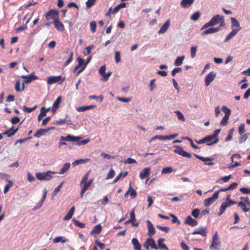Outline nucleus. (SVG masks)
Instances as JSON below:
<instances>
[{"mask_svg": "<svg viewBox=\"0 0 250 250\" xmlns=\"http://www.w3.org/2000/svg\"><path fill=\"white\" fill-rule=\"evenodd\" d=\"M230 195H228L226 197V202L223 203L220 207V212L218 214V215L220 216L224 213L225 211L226 208L228 207H229L233 205H235L237 203L236 201L233 200H231L230 199Z\"/></svg>", "mask_w": 250, "mask_h": 250, "instance_id": "nucleus-1", "label": "nucleus"}, {"mask_svg": "<svg viewBox=\"0 0 250 250\" xmlns=\"http://www.w3.org/2000/svg\"><path fill=\"white\" fill-rule=\"evenodd\" d=\"M223 20V16L216 15L213 16L209 21L205 23L201 28V30L206 29L209 26H214L220 22V20Z\"/></svg>", "mask_w": 250, "mask_h": 250, "instance_id": "nucleus-2", "label": "nucleus"}, {"mask_svg": "<svg viewBox=\"0 0 250 250\" xmlns=\"http://www.w3.org/2000/svg\"><path fill=\"white\" fill-rule=\"evenodd\" d=\"M45 18L47 21L52 20L54 21L59 18V12L55 9H51L45 14Z\"/></svg>", "mask_w": 250, "mask_h": 250, "instance_id": "nucleus-3", "label": "nucleus"}, {"mask_svg": "<svg viewBox=\"0 0 250 250\" xmlns=\"http://www.w3.org/2000/svg\"><path fill=\"white\" fill-rule=\"evenodd\" d=\"M222 111L225 113V116L221 121V125H225L228 123L229 117L231 114V110L226 106H223L222 107Z\"/></svg>", "mask_w": 250, "mask_h": 250, "instance_id": "nucleus-4", "label": "nucleus"}, {"mask_svg": "<svg viewBox=\"0 0 250 250\" xmlns=\"http://www.w3.org/2000/svg\"><path fill=\"white\" fill-rule=\"evenodd\" d=\"M65 80L64 78H62L61 76H50L47 78V83L48 84H52L56 83H62Z\"/></svg>", "mask_w": 250, "mask_h": 250, "instance_id": "nucleus-5", "label": "nucleus"}, {"mask_svg": "<svg viewBox=\"0 0 250 250\" xmlns=\"http://www.w3.org/2000/svg\"><path fill=\"white\" fill-rule=\"evenodd\" d=\"M51 173V171H48L46 172H38L36 174V177L40 180H49L53 177Z\"/></svg>", "mask_w": 250, "mask_h": 250, "instance_id": "nucleus-6", "label": "nucleus"}, {"mask_svg": "<svg viewBox=\"0 0 250 250\" xmlns=\"http://www.w3.org/2000/svg\"><path fill=\"white\" fill-rule=\"evenodd\" d=\"M174 147L176 148L174 150V152L175 153L178 154L183 157L188 158L191 157V154L190 153L185 151L182 147L178 146H175Z\"/></svg>", "mask_w": 250, "mask_h": 250, "instance_id": "nucleus-7", "label": "nucleus"}, {"mask_svg": "<svg viewBox=\"0 0 250 250\" xmlns=\"http://www.w3.org/2000/svg\"><path fill=\"white\" fill-rule=\"evenodd\" d=\"M218 198V191H215L211 197L206 199L204 200L205 207H208L213 204Z\"/></svg>", "mask_w": 250, "mask_h": 250, "instance_id": "nucleus-8", "label": "nucleus"}, {"mask_svg": "<svg viewBox=\"0 0 250 250\" xmlns=\"http://www.w3.org/2000/svg\"><path fill=\"white\" fill-rule=\"evenodd\" d=\"M216 74L215 72L211 71L206 76L205 80L206 85L208 86L210 84L211 82L214 79Z\"/></svg>", "mask_w": 250, "mask_h": 250, "instance_id": "nucleus-9", "label": "nucleus"}, {"mask_svg": "<svg viewBox=\"0 0 250 250\" xmlns=\"http://www.w3.org/2000/svg\"><path fill=\"white\" fill-rule=\"evenodd\" d=\"M206 142L208 143L207 145L211 146L215 144L219 141L218 138H215L212 135L208 136L205 137Z\"/></svg>", "mask_w": 250, "mask_h": 250, "instance_id": "nucleus-10", "label": "nucleus"}, {"mask_svg": "<svg viewBox=\"0 0 250 250\" xmlns=\"http://www.w3.org/2000/svg\"><path fill=\"white\" fill-rule=\"evenodd\" d=\"M231 21V28L232 30H236L237 32L241 29V27L239 21L234 17L230 18Z\"/></svg>", "mask_w": 250, "mask_h": 250, "instance_id": "nucleus-11", "label": "nucleus"}, {"mask_svg": "<svg viewBox=\"0 0 250 250\" xmlns=\"http://www.w3.org/2000/svg\"><path fill=\"white\" fill-rule=\"evenodd\" d=\"M56 29L60 32H62L64 30V26L63 23L59 20V19H56L52 21Z\"/></svg>", "mask_w": 250, "mask_h": 250, "instance_id": "nucleus-12", "label": "nucleus"}, {"mask_svg": "<svg viewBox=\"0 0 250 250\" xmlns=\"http://www.w3.org/2000/svg\"><path fill=\"white\" fill-rule=\"evenodd\" d=\"M194 156L197 158V159L202 161L203 162H205V165H208V166H211L213 165V163L209 162L207 163L208 161H211L213 160V158H210V157H204L202 156H200L196 154H194Z\"/></svg>", "mask_w": 250, "mask_h": 250, "instance_id": "nucleus-13", "label": "nucleus"}, {"mask_svg": "<svg viewBox=\"0 0 250 250\" xmlns=\"http://www.w3.org/2000/svg\"><path fill=\"white\" fill-rule=\"evenodd\" d=\"M150 174V168L149 167L144 168L140 173L139 177L141 179H144L148 177Z\"/></svg>", "mask_w": 250, "mask_h": 250, "instance_id": "nucleus-14", "label": "nucleus"}, {"mask_svg": "<svg viewBox=\"0 0 250 250\" xmlns=\"http://www.w3.org/2000/svg\"><path fill=\"white\" fill-rule=\"evenodd\" d=\"M192 234H200L203 236H205L207 234L206 229L204 227H201L196 229L192 233Z\"/></svg>", "mask_w": 250, "mask_h": 250, "instance_id": "nucleus-15", "label": "nucleus"}, {"mask_svg": "<svg viewBox=\"0 0 250 250\" xmlns=\"http://www.w3.org/2000/svg\"><path fill=\"white\" fill-rule=\"evenodd\" d=\"M81 138L75 137L71 135H67L66 137L62 136L61 137V141L76 142L78 141Z\"/></svg>", "mask_w": 250, "mask_h": 250, "instance_id": "nucleus-16", "label": "nucleus"}, {"mask_svg": "<svg viewBox=\"0 0 250 250\" xmlns=\"http://www.w3.org/2000/svg\"><path fill=\"white\" fill-rule=\"evenodd\" d=\"M185 223L188 224L191 227H194L198 224L197 221L195 219L192 218L190 216H188L186 217Z\"/></svg>", "mask_w": 250, "mask_h": 250, "instance_id": "nucleus-17", "label": "nucleus"}, {"mask_svg": "<svg viewBox=\"0 0 250 250\" xmlns=\"http://www.w3.org/2000/svg\"><path fill=\"white\" fill-rule=\"evenodd\" d=\"M220 30V27H210L202 33V36L218 32Z\"/></svg>", "mask_w": 250, "mask_h": 250, "instance_id": "nucleus-18", "label": "nucleus"}, {"mask_svg": "<svg viewBox=\"0 0 250 250\" xmlns=\"http://www.w3.org/2000/svg\"><path fill=\"white\" fill-rule=\"evenodd\" d=\"M146 224L148 227L147 234L150 236L154 234L155 233V229L150 221L147 220Z\"/></svg>", "mask_w": 250, "mask_h": 250, "instance_id": "nucleus-19", "label": "nucleus"}, {"mask_svg": "<svg viewBox=\"0 0 250 250\" xmlns=\"http://www.w3.org/2000/svg\"><path fill=\"white\" fill-rule=\"evenodd\" d=\"M132 243L133 245L134 250H142L141 245L139 243L138 240L136 238H133L132 239Z\"/></svg>", "mask_w": 250, "mask_h": 250, "instance_id": "nucleus-20", "label": "nucleus"}, {"mask_svg": "<svg viewBox=\"0 0 250 250\" xmlns=\"http://www.w3.org/2000/svg\"><path fill=\"white\" fill-rule=\"evenodd\" d=\"M38 79V77L34 75V73H31L30 74L27 75V77L26 79L24 81V82L26 83H29L32 81Z\"/></svg>", "mask_w": 250, "mask_h": 250, "instance_id": "nucleus-21", "label": "nucleus"}, {"mask_svg": "<svg viewBox=\"0 0 250 250\" xmlns=\"http://www.w3.org/2000/svg\"><path fill=\"white\" fill-rule=\"evenodd\" d=\"M18 130V128L14 129V127H11L9 130L5 131L3 134L6 135L8 137H11L14 135Z\"/></svg>", "mask_w": 250, "mask_h": 250, "instance_id": "nucleus-22", "label": "nucleus"}, {"mask_svg": "<svg viewBox=\"0 0 250 250\" xmlns=\"http://www.w3.org/2000/svg\"><path fill=\"white\" fill-rule=\"evenodd\" d=\"M169 25H170V21L168 20V21H167L160 28L159 31V34H163L165 32H166V31L168 29L169 26Z\"/></svg>", "mask_w": 250, "mask_h": 250, "instance_id": "nucleus-23", "label": "nucleus"}, {"mask_svg": "<svg viewBox=\"0 0 250 250\" xmlns=\"http://www.w3.org/2000/svg\"><path fill=\"white\" fill-rule=\"evenodd\" d=\"M74 211H75V207L73 206L70 209L68 212V213H67L66 216H65L64 217L63 220L64 221H67V220H70L72 218V217L74 214Z\"/></svg>", "mask_w": 250, "mask_h": 250, "instance_id": "nucleus-24", "label": "nucleus"}, {"mask_svg": "<svg viewBox=\"0 0 250 250\" xmlns=\"http://www.w3.org/2000/svg\"><path fill=\"white\" fill-rule=\"evenodd\" d=\"M194 0H182L181 5L183 8L189 7L194 2Z\"/></svg>", "mask_w": 250, "mask_h": 250, "instance_id": "nucleus-25", "label": "nucleus"}, {"mask_svg": "<svg viewBox=\"0 0 250 250\" xmlns=\"http://www.w3.org/2000/svg\"><path fill=\"white\" fill-rule=\"evenodd\" d=\"M102 228L100 224L97 225L95 226L91 231L90 232L91 234H99L102 231Z\"/></svg>", "mask_w": 250, "mask_h": 250, "instance_id": "nucleus-26", "label": "nucleus"}, {"mask_svg": "<svg viewBox=\"0 0 250 250\" xmlns=\"http://www.w3.org/2000/svg\"><path fill=\"white\" fill-rule=\"evenodd\" d=\"M95 107H96V106L94 105L82 106H79L78 108H77V110L79 112H83V111H85L88 109H92Z\"/></svg>", "mask_w": 250, "mask_h": 250, "instance_id": "nucleus-27", "label": "nucleus"}, {"mask_svg": "<svg viewBox=\"0 0 250 250\" xmlns=\"http://www.w3.org/2000/svg\"><path fill=\"white\" fill-rule=\"evenodd\" d=\"M70 164L69 163H66L64 164L62 167L60 169L58 172L60 174H62L65 173L70 168Z\"/></svg>", "mask_w": 250, "mask_h": 250, "instance_id": "nucleus-28", "label": "nucleus"}, {"mask_svg": "<svg viewBox=\"0 0 250 250\" xmlns=\"http://www.w3.org/2000/svg\"><path fill=\"white\" fill-rule=\"evenodd\" d=\"M62 101V97L59 96L57 99L54 102L53 107H52V110L53 111H56V110L58 108L59 104H60L61 102Z\"/></svg>", "mask_w": 250, "mask_h": 250, "instance_id": "nucleus-29", "label": "nucleus"}, {"mask_svg": "<svg viewBox=\"0 0 250 250\" xmlns=\"http://www.w3.org/2000/svg\"><path fill=\"white\" fill-rule=\"evenodd\" d=\"M126 6L125 3H121L117 5L112 11V14H115L117 13L121 8H125Z\"/></svg>", "mask_w": 250, "mask_h": 250, "instance_id": "nucleus-30", "label": "nucleus"}, {"mask_svg": "<svg viewBox=\"0 0 250 250\" xmlns=\"http://www.w3.org/2000/svg\"><path fill=\"white\" fill-rule=\"evenodd\" d=\"M165 241L164 238H160L158 241V246L160 248L165 250H169V249L167 247V246L163 243V241Z\"/></svg>", "mask_w": 250, "mask_h": 250, "instance_id": "nucleus-31", "label": "nucleus"}, {"mask_svg": "<svg viewBox=\"0 0 250 250\" xmlns=\"http://www.w3.org/2000/svg\"><path fill=\"white\" fill-rule=\"evenodd\" d=\"M130 219L132 221V226L137 227L138 226V223H135L134 222L136 221L134 208H133L130 212Z\"/></svg>", "mask_w": 250, "mask_h": 250, "instance_id": "nucleus-32", "label": "nucleus"}, {"mask_svg": "<svg viewBox=\"0 0 250 250\" xmlns=\"http://www.w3.org/2000/svg\"><path fill=\"white\" fill-rule=\"evenodd\" d=\"M147 242H149V246L151 247V248L157 250L158 247L156 244L155 241L152 238H149L147 239Z\"/></svg>", "mask_w": 250, "mask_h": 250, "instance_id": "nucleus-33", "label": "nucleus"}, {"mask_svg": "<svg viewBox=\"0 0 250 250\" xmlns=\"http://www.w3.org/2000/svg\"><path fill=\"white\" fill-rule=\"evenodd\" d=\"M220 242L219 240L215 241V240H212L211 244L210 246V248L211 249H214V250H218V247L220 245Z\"/></svg>", "mask_w": 250, "mask_h": 250, "instance_id": "nucleus-34", "label": "nucleus"}, {"mask_svg": "<svg viewBox=\"0 0 250 250\" xmlns=\"http://www.w3.org/2000/svg\"><path fill=\"white\" fill-rule=\"evenodd\" d=\"M184 59L185 56L184 55L182 56L178 57L175 61L174 65L176 66L181 65L182 64L183 61Z\"/></svg>", "mask_w": 250, "mask_h": 250, "instance_id": "nucleus-35", "label": "nucleus"}, {"mask_svg": "<svg viewBox=\"0 0 250 250\" xmlns=\"http://www.w3.org/2000/svg\"><path fill=\"white\" fill-rule=\"evenodd\" d=\"M50 128H48L47 130L44 129H40L38 130L34 135V136L35 137L39 138L45 132H46L47 130H49Z\"/></svg>", "mask_w": 250, "mask_h": 250, "instance_id": "nucleus-36", "label": "nucleus"}, {"mask_svg": "<svg viewBox=\"0 0 250 250\" xmlns=\"http://www.w3.org/2000/svg\"><path fill=\"white\" fill-rule=\"evenodd\" d=\"M90 161V159L89 158H86V159H78L72 163L73 165H78L82 163H86L88 162H89Z\"/></svg>", "mask_w": 250, "mask_h": 250, "instance_id": "nucleus-37", "label": "nucleus"}, {"mask_svg": "<svg viewBox=\"0 0 250 250\" xmlns=\"http://www.w3.org/2000/svg\"><path fill=\"white\" fill-rule=\"evenodd\" d=\"M237 33L236 30H232L226 37L224 42H227L229 41L231 38Z\"/></svg>", "mask_w": 250, "mask_h": 250, "instance_id": "nucleus-38", "label": "nucleus"}, {"mask_svg": "<svg viewBox=\"0 0 250 250\" xmlns=\"http://www.w3.org/2000/svg\"><path fill=\"white\" fill-rule=\"evenodd\" d=\"M53 241L55 243H59L60 242L64 243L67 241V239H63L62 236H58L54 238Z\"/></svg>", "mask_w": 250, "mask_h": 250, "instance_id": "nucleus-39", "label": "nucleus"}, {"mask_svg": "<svg viewBox=\"0 0 250 250\" xmlns=\"http://www.w3.org/2000/svg\"><path fill=\"white\" fill-rule=\"evenodd\" d=\"M175 113L176 114L178 120L183 122L186 121V119L184 115L180 111L176 110L175 111Z\"/></svg>", "mask_w": 250, "mask_h": 250, "instance_id": "nucleus-40", "label": "nucleus"}, {"mask_svg": "<svg viewBox=\"0 0 250 250\" xmlns=\"http://www.w3.org/2000/svg\"><path fill=\"white\" fill-rule=\"evenodd\" d=\"M72 221L75 226L79 227L80 228H84L85 226V224L84 223H82L75 219H73Z\"/></svg>", "mask_w": 250, "mask_h": 250, "instance_id": "nucleus-41", "label": "nucleus"}, {"mask_svg": "<svg viewBox=\"0 0 250 250\" xmlns=\"http://www.w3.org/2000/svg\"><path fill=\"white\" fill-rule=\"evenodd\" d=\"M250 135V133H247L245 134H243L239 138V143H242L243 142H245L247 139L248 138L249 135Z\"/></svg>", "mask_w": 250, "mask_h": 250, "instance_id": "nucleus-42", "label": "nucleus"}, {"mask_svg": "<svg viewBox=\"0 0 250 250\" xmlns=\"http://www.w3.org/2000/svg\"><path fill=\"white\" fill-rule=\"evenodd\" d=\"M94 47V45H90L87 47H86L84 50L83 51V54L85 55V56H87L88 55V54H89L91 52V50L92 48H93Z\"/></svg>", "mask_w": 250, "mask_h": 250, "instance_id": "nucleus-43", "label": "nucleus"}, {"mask_svg": "<svg viewBox=\"0 0 250 250\" xmlns=\"http://www.w3.org/2000/svg\"><path fill=\"white\" fill-rule=\"evenodd\" d=\"M173 171V169L172 167H165L162 169V173L163 174H166L171 173Z\"/></svg>", "mask_w": 250, "mask_h": 250, "instance_id": "nucleus-44", "label": "nucleus"}, {"mask_svg": "<svg viewBox=\"0 0 250 250\" xmlns=\"http://www.w3.org/2000/svg\"><path fill=\"white\" fill-rule=\"evenodd\" d=\"M238 207H241L243 210L245 212H248L250 210V208H247L246 204L243 202H240L238 203Z\"/></svg>", "mask_w": 250, "mask_h": 250, "instance_id": "nucleus-45", "label": "nucleus"}, {"mask_svg": "<svg viewBox=\"0 0 250 250\" xmlns=\"http://www.w3.org/2000/svg\"><path fill=\"white\" fill-rule=\"evenodd\" d=\"M234 131V128H231L229 130V134H228V136L225 139V141L226 142H228V141H230V140H231L232 139V135H233Z\"/></svg>", "mask_w": 250, "mask_h": 250, "instance_id": "nucleus-46", "label": "nucleus"}, {"mask_svg": "<svg viewBox=\"0 0 250 250\" xmlns=\"http://www.w3.org/2000/svg\"><path fill=\"white\" fill-rule=\"evenodd\" d=\"M246 131L245 125L244 124H241L238 127V132L240 135L243 134Z\"/></svg>", "mask_w": 250, "mask_h": 250, "instance_id": "nucleus-47", "label": "nucleus"}, {"mask_svg": "<svg viewBox=\"0 0 250 250\" xmlns=\"http://www.w3.org/2000/svg\"><path fill=\"white\" fill-rule=\"evenodd\" d=\"M97 24L95 21H92L90 22V28L92 33H95L96 31Z\"/></svg>", "mask_w": 250, "mask_h": 250, "instance_id": "nucleus-48", "label": "nucleus"}, {"mask_svg": "<svg viewBox=\"0 0 250 250\" xmlns=\"http://www.w3.org/2000/svg\"><path fill=\"white\" fill-rule=\"evenodd\" d=\"M197 49V46H193L190 48L191 57L194 58L196 56V53Z\"/></svg>", "mask_w": 250, "mask_h": 250, "instance_id": "nucleus-49", "label": "nucleus"}, {"mask_svg": "<svg viewBox=\"0 0 250 250\" xmlns=\"http://www.w3.org/2000/svg\"><path fill=\"white\" fill-rule=\"evenodd\" d=\"M201 16L200 13L198 11L194 13L191 17V19L194 21L198 20Z\"/></svg>", "mask_w": 250, "mask_h": 250, "instance_id": "nucleus-50", "label": "nucleus"}, {"mask_svg": "<svg viewBox=\"0 0 250 250\" xmlns=\"http://www.w3.org/2000/svg\"><path fill=\"white\" fill-rule=\"evenodd\" d=\"M37 107V106L36 105L33 107H28L26 106H24L23 109L25 112H26L27 113H30L32 112L33 110H34Z\"/></svg>", "mask_w": 250, "mask_h": 250, "instance_id": "nucleus-51", "label": "nucleus"}, {"mask_svg": "<svg viewBox=\"0 0 250 250\" xmlns=\"http://www.w3.org/2000/svg\"><path fill=\"white\" fill-rule=\"evenodd\" d=\"M63 184V182H62L60 185H59L57 188H55L54 190L53 193H52V196H55L60 191L61 188Z\"/></svg>", "mask_w": 250, "mask_h": 250, "instance_id": "nucleus-52", "label": "nucleus"}, {"mask_svg": "<svg viewBox=\"0 0 250 250\" xmlns=\"http://www.w3.org/2000/svg\"><path fill=\"white\" fill-rule=\"evenodd\" d=\"M96 0H87L86 2V6L87 8H89L93 6L96 2Z\"/></svg>", "mask_w": 250, "mask_h": 250, "instance_id": "nucleus-53", "label": "nucleus"}, {"mask_svg": "<svg viewBox=\"0 0 250 250\" xmlns=\"http://www.w3.org/2000/svg\"><path fill=\"white\" fill-rule=\"evenodd\" d=\"M156 227L160 229V230L166 232V233H167L169 232V231L170 230V228L168 227H162L161 226H160V225H157L156 226Z\"/></svg>", "mask_w": 250, "mask_h": 250, "instance_id": "nucleus-54", "label": "nucleus"}, {"mask_svg": "<svg viewBox=\"0 0 250 250\" xmlns=\"http://www.w3.org/2000/svg\"><path fill=\"white\" fill-rule=\"evenodd\" d=\"M12 186H13V183H12V182L11 181H8V184H7V185L5 186V187H4V190H3L4 193H7V192L8 191V190H9V189L11 187H12Z\"/></svg>", "mask_w": 250, "mask_h": 250, "instance_id": "nucleus-55", "label": "nucleus"}, {"mask_svg": "<svg viewBox=\"0 0 250 250\" xmlns=\"http://www.w3.org/2000/svg\"><path fill=\"white\" fill-rule=\"evenodd\" d=\"M115 61L116 63H118L121 61L120 53L119 51H116L115 52Z\"/></svg>", "mask_w": 250, "mask_h": 250, "instance_id": "nucleus-56", "label": "nucleus"}, {"mask_svg": "<svg viewBox=\"0 0 250 250\" xmlns=\"http://www.w3.org/2000/svg\"><path fill=\"white\" fill-rule=\"evenodd\" d=\"M89 171H88V172H87L85 175L82 178V179L81 180V181L80 182V184L81 185H82V184H83L84 183H86L87 180H88V177H89Z\"/></svg>", "mask_w": 250, "mask_h": 250, "instance_id": "nucleus-57", "label": "nucleus"}, {"mask_svg": "<svg viewBox=\"0 0 250 250\" xmlns=\"http://www.w3.org/2000/svg\"><path fill=\"white\" fill-rule=\"evenodd\" d=\"M128 190H130L129 194L131 197L132 198H135L136 196H137V192L136 191V190L134 189L133 188H131L130 186Z\"/></svg>", "mask_w": 250, "mask_h": 250, "instance_id": "nucleus-58", "label": "nucleus"}, {"mask_svg": "<svg viewBox=\"0 0 250 250\" xmlns=\"http://www.w3.org/2000/svg\"><path fill=\"white\" fill-rule=\"evenodd\" d=\"M66 122L65 119H60L58 120H56L54 124L58 125H64Z\"/></svg>", "mask_w": 250, "mask_h": 250, "instance_id": "nucleus-59", "label": "nucleus"}, {"mask_svg": "<svg viewBox=\"0 0 250 250\" xmlns=\"http://www.w3.org/2000/svg\"><path fill=\"white\" fill-rule=\"evenodd\" d=\"M200 214V210L198 208L194 209L191 213L192 215L195 218L198 217Z\"/></svg>", "mask_w": 250, "mask_h": 250, "instance_id": "nucleus-60", "label": "nucleus"}, {"mask_svg": "<svg viewBox=\"0 0 250 250\" xmlns=\"http://www.w3.org/2000/svg\"><path fill=\"white\" fill-rule=\"evenodd\" d=\"M115 171L112 168L110 169L108 172L106 179L112 178L115 176Z\"/></svg>", "mask_w": 250, "mask_h": 250, "instance_id": "nucleus-61", "label": "nucleus"}, {"mask_svg": "<svg viewBox=\"0 0 250 250\" xmlns=\"http://www.w3.org/2000/svg\"><path fill=\"white\" fill-rule=\"evenodd\" d=\"M155 81V79H152L150 82L149 86L150 91H153L156 87V85L154 83Z\"/></svg>", "mask_w": 250, "mask_h": 250, "instance_id": "nucleus-62", "label": "nucleus"}, {"mask_svg": "<svg viewBox=\"0 0 250 250\" xmlns=\"http://www.w3.org/2000/svg\"><path fill=\"white\" fill-rule=\"evenodd\" d=\"M105 69H106V67L104 65H102L100 67V68L99 70V74L102 76H103L105 73Z\"/></svg>", "mask_w": 250, "mask_h": 250, "instance_id": "nucleus-63", "label": "nucleus"}, {"mask_svg": "<svg viewBox=\"0 0 250 250\" xmlns=\"http://www.w3.org/2000/svg\"><path fill=\"white\" fill-rule=\"evenodd\" d=\"M239 190L243 194H250V189L246 188H241Z\"/></svg>", "mask_w": 250, "mask_h": 250, "instance_id": "nucleus-64", "label": "nucleus"}]
</instances>
